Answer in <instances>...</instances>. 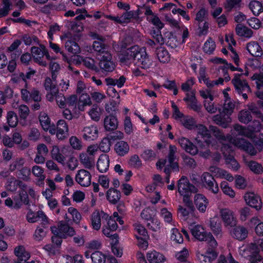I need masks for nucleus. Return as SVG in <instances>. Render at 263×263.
<instances>
[{"label":"nucleus","mask_w":263,"mask_h":263,"mask_svg":"<svg viewBox=\"0 0 263 263\" xmlns=\"http://www.w3.org/2000/svg\"><path fill=\"white\" fill-rule=\"evenodd\" d=\"M191 232L192 235L199 241H205L207 242L208 245L213 247L216 246V241L210 233H206L200 225H191Z\"/></svg>","instance_id":"nucleus-1"},{"label":"nucleus","mask_w":263,"mask_h":263,"mask_svg":"<svg viewBox=\"0 0 263 263\" xmlns=\"http://www.w3.org/2000/svg\"><path fill=\"white\" fill-rule=\"evenodd\" d=\"M139 51V46L134 45L127 48L122 51L120 58L121 63L125 65H130L136 61L138 52Z\"/></svg>","instance_id":"nucleus-2"},{"label":"nucleus","mask_w":263,"mask_h":263,"mask_svg":"<svg viewBox=\"0 0 263 263\" xmlns=\"http://www.w3.org/2000/svg\"><path fill=\"white\" fill-rule=\"evenodd\" d=\"M242 74H235L232 82L238 93H241L243 98L246 100L248 98L247 93L250 91V88L246 81L240 79V76Z\"/></svg>","instance_id":"nucleus-3"},{"label":"nucleus","mask_w":263,"mask_h":263,"mask_svg":"<svg viewBox=\"0 0 263 263\" xmlns=\"http://www.w3.org/2000/svg\"><path fill=\"white\" fill-rule=\"evenodd\" d=\"M197 130V137L195 138L196 144L201 149L205 148V146H208L210 144V140L202 141L200 139V136L201 138H210L211 133L210 129H208L205 126L202 124H198L195 126Z\"/></svg>","instance_id":"nucleus-4"},{"label":"nucleus","mask_w":263,"mask_h":263,"mask_svg":"<svg viewBox=\"0 0 263 263\" xmlns=\"http://www.w3.org/2000/svg\"><path fill=\"white\" fill-rule=\"evenodd\" d=\"M178 191L181 195L183 196L196 193L198 189L190 183L186 177L183 176L178 181Z\"/></svg>","instance_id":"nucleus-5"},{"label":"nucleus","mask_w":263,"mask_h":263,"mask_svg":"<svg viewBox=\"0 0 263 263\" xmlns=\"http://www.w3.org/2000/svg\"><path fill=\"white\" fill-rule=\"evenodd\" d=\"M135 62L139 66L145 69L149 68L153 64L152 61L146 52V49L140 47Z\"/></svg>","instance_id":"nucleus-6"},{"label":"nucleus","mask_w":263,"mask_h":263,"mask_svg":"<svg viewBox=\"0 0 263 263\" xmlns=\"http://www.w3.org/2000/svg\"><path fill=\"white\" fill-rule=\"evenodd\" d=\"M201 180L204 187L214 194H217L219 192L218 184L213 176L209 173H204Z\"/></svg>","instance_id":"nucleus-7"},{"label":"nucleus","mask_w":263,"mask_h":263,"mask_svg":"<svg viewBox=\"0 0 263 263\" xmlns=\"http://www.w3.org/2000/svg\"><path fill=\"white\" fill-rule=\"evenodd\" d=\"M220 214L226 227H234L236 226L237 219L232 210L227 208L221 209Z\"/></svg>","instance_id":"nucleus-8"},{"label":"nucleus","mask_w":263,"mask_h":263,"mask_svg":"<svg viewBox=\"0 0 263 263\" xmlns=\"http://www.w3.org/2000/svg\"><path fill=\"white\" fill-rule=\"evenodd\" d=\"M98 60H99V66L102 70L111 72L115 69V64L111 61L112 56L110 53H106L102 57H98Z\"/></svg>","instance_id":"nucleus-9"},{"label":"nucleus","mask_w":263,"mask_h":263,"mask_svg":"<svg viewBox=\"0 0 263 263\" xmlns=\"http://www.w3.org/2000/svg\"><path fill=\"white\" fill-rule=\"evenodd\" d=\"M91 175L87 170L81 169L76 175V181L82 186L87 187L91 184Z\"/></svg>","instance_id":"nucleus-10"},{"label":"nucleus","mask_w":263,"mask_h":263,"mask_svg":"<svg viewBox=\"0 0 263 263\" xmlns=\"http://www.w3.org/2000/svg\"><path fill=\"white\" fill-rule=\"evenodd\" d=\"M27 209L28 212L26 215V218L29 222H36L39 219L41 218L42 225L46 226L48 223V218L42 211H39L36 214H35L29 207H27Z\"/></svg>","instance_id":"nucleus-11"},{"label":"nucleus","mask_w":263,"mask_h":263,"mask_svg":"<svg viewBox=\"0 0 263 263\" xmlns=\"http://www.w3.org/2000/svg\"><path fill=\"white\" fill-rule=\"evenodd\" d=\"M234 142L237 147L247 152L250 155L254 156L256 154V150L247 140L244 138H237L235 140Z\"/></svg>","instance_id":"nucleus-12"},{"label":"nucleus","mask_w":263,"mask_h":263,"mask_svg":"<svg viewBox=\"0 0 263 263\" xmlns=\"http://www.w3.org/2000/svg\"><path fill=\"white\" fill-rule=\"evenodd\" d=\"M101 218L103 219L107 220L108 218V215L102 211H101V212H99V211H95L92 213L91 216V224L94 230L98 231L100 229L101 226Z\"/></svg>","instance_id":"nucleus-13"},{"label":"nucleus","mask_w":263,"mask_h":263,"mask_svg":"<svg viewBox=\"0 0 263 263\" xmlns=\"http://www.w3.org/2000/svg\"><path fill=\"white\" fill-rule=\"evenodd\" d=\"M246 203L250 206L259 210L262 206V203L259 196L254 193H248L244 196Z\"/></svg>","instance_id":"nucleus-14"},{"label":"nucleus","mask_w":263,"mask_h":263,"mask_svg":"<svg viewBox=\"0 0 263 263\" xmlns=\"http://www.w3.org/2000/svg\"><path fill=\"white\" fill-rule=\"evenodd\" d=\"M178 142L181 147L186 152L195 155L198 152V148L193 144L188 139L181 137L178 139Z\"/></svg>","instance_id":"nucleus-15"},{"label":"nucleus","mask_w":263,"mask_h":263,"mask_svg":"<svg viewBox=\"0 0 263 263\" xmlns=\"http://www.w3.org/2000/svg\"><path fill=\"white\" fill-rule=\"evenodd\" d=\"M220 112L218 115H216L213 117V121L217 125L222 126L223 128H227L229 124L231 122V118L230 116L221 112V109H219Z\"/></svg>","instance_id":"nucleus-16"},{"label":"nucleus","mask_w":263,"mask_h":263,"mask_svg":"<svg viewBox=\"0 0 263 263\" xmlns=\"http://www.w3.org/2000/svg\"><path fill=\"white\" fill-rule=\"evenodd\" d=\"M176 152L177 147L176 146L170 145L169 146V152L167 156L170 166L173 171L178 172L179 171L178 164L175 161L177 159V157L175 155Z\"/></svg>","instance_id":"nucleus-17"},{"label":"nucleus","mask_w":263,"mask_h":263,"mask_svg":"<svg viewBox=\"0 0 263 263\" xmlns=\"http://www.w3.org/2000/svg\"><path fill=\"white\" fill-rule=\"evenodd\" d=\"M194 202L199 211L202 213L206 211L209 201L202 194H196L194 197Z\"/></svg>","instance_id":"nucleus-18"},{"label":"nucleus","mask_w":263,"mask_h":263,"mask_svg":"<svg viewBox=\"0 0 263 263\" xmlns=\"http://www.w3.org/2000/svg\"><path fill=\"white\" fill-rule=\"evenodd\" d=\"M58 227L61 232H62V237L66 238L68 237H72L76 234V231L73 228L70 227L68 223L64 221H60L58 223Z\"/></svg>","instance_id":"nucleus-19"},{"label":"nucleus","mask_w":263,"mask_h":263,"mask_svg":"<svg viewBox=\"0 0 263 263\" xmlns=\"http://www.w3.org/2000/svg\"><path fill=\"white\" fill-rule=\"evenodd\" d=\"M234 227L231 231V235L233 238L242 240L247 237L248 232L246 228L240 226Z\"/></svg>","instance_id":"nucleus-20"},{"label":"nucleus","mask_w":263,"mask_h":263,"mask_svg":"<svg viewBox=\"0 0 263 263\" xmlns=\"http://www.w3.org/2000/svg\"><path fill=\"white\" fill-rule=\"evenodd\" d=\"M93 49L96 52V56L98 57H102L106 54V53H110L108 52V46L100 41H94L92 45Z\"/></svg>","instance_id":"nucleus-21"},{"label":"nucleus","mask_w":263,"mask_h":263,"mask_svg":"<svg viewBox=\"0 0 263 263\" xmlns=\"http://www.w3.org/2000/svg\"><path fill=\"white\" fill-rule=\"evenodd\" d=\"M183 100L187 103L191 109L197 112L200 111L201 108L197 105V101L194 91L191 93H187L186 97L183 99Z\"/></svg>","instance_id":"nucleus-22"},{"label":"nucleus","mask_w":263,"mask_h":263,"mask_svg":"<svg viewBox=\"0 0 263 263\" xmlns=\"http://www.w3.org/2000/svg\"><path fill=\"white\" fill-rule=\"evenodd\" d=\"M83 133V137L86 140H93L98 137V130L95 126L85 127Z\"/></svg>","instance_id":"nucleus-23"},{"label":"nucleus","mask_w":263,"mask_h":263,"mask_svg":"<svg viewBox=\"0 0 263 263\" xmlns=\"http://www.w3.org/2000/svg\"><path fill=\"white\" fill-rule=\"evenodd\" d=\"M106 198L109 203L116 204L121 198V193L120 191L111 187L106 192Z\"/></svg>","instance_id":"nucleus-24"},{"label":"nucleus","mask_w":263,"mask_h":263,"mask_svg":"<svg viewBox=\"0 0 263 263\" xmlns=\"http://www.w3.org/2000/svg\"><path fill=\"white\" fill-rule=\"evenodd\" d=\"M14 254L17 257V261H26L30 257L29 252H27L23 246H18L14 249Z\"/></svg>","instance_id":"nucleus-25"},{"label":"nucleus","mask_w":263,"mask_h":263,"mask_svg":"<svg viewBox=\"0 0 263 263\" xmlns=\"http://www.w3.org/2000/svg\"><path fill=\"white\" fill-rule=\"evenodd\" d=\"M109 164V157L106 154H102L98 160L97 166L98 170L101 172H105L108 170Z\"/></svg>","instance_id":"nucleus-26"},{"label":"nucleus","mask_w":263,"mask_h":263,"mask_svg":"<svg viewBox=\"0 0 263 263\" xmlns=\"http://www.w3.org/2000/svg\"><path fill=\"white\" fill-rule=\"evenodd\" d=\"M104 126L105 129L108 131L116 129L118 127V121L116 117L112 115L106 117L104 120Z\"/></svg>","instance_id":"nucleus-27"},{"label":"nucleus","mask_w":263,"mask_h":263,"mask_svg":"<svg viewBox=\"0 0 263 263\" xmlns=\"http://www.w3.org/2000/svg\"><path fill=\"white\" fill-rule=\"evenodd\" d=\"M247 50L253 57H260L262 54V50L258 43L252 42L247 44Z\"/></svg>","instance_id":"nucleus-28"},{"label":"nucleus","mask_w":263,"mask_h":263,"mask_svg":"<svg viewBox=\"0 0 263 263\" xmlns=\"http://www.w3.org/2000/svg\"><path fill=\"white\" fill-rule=\"evenodd\" d=\"M147 258L149 263H163L166 260L163 254L155 251L148 253Z\"/></svg>","instance_id":"nucleus-29"},{"label":"nucleus","mask_w":263,"mask_h":263,"mask_svg":"<svg viewBox=\"0 0 263 263\" xmlns=\"http://www.w3.org/2000/svg\"><path fill=\"white\" fill-rule=\"evenodd\" d=\"M210 226L212 231L216 236H221V227L218 217H214L211 218Z\"/></svg>","instance_id":"nucleus-30"},{"label":"nucleus","mask_w":263,"mask_h":263,"mask_svg":"<svg viewBox=\"0 0 263 263\" xmlns=\"http://www.w3.org/2000/svg\"><path fill=\"white\" fill-rule=\"evenodd\" d=\"M235 31L238 35L242 37L250 38L253 34V31L251 29L241 24L236 25Z\"/></svg>","instance_id":"nucleus-31"},{"label":"nucleus","mask_w":263,"mask_h":263,"mask_svg":"<svg viewBox=\"0 0 263 263\" xmlns=\"http://www.w3.org/2000/svg\"><path fill=\"white\" fill-rule=\"evenodd\" d=\"M80 160L84 166L87 169H90L95 165L93 157L89 156L87 153L81 154Z\"/></svg>","instance_id":"nucleus-32"},{"label":"nucleus","mask_w":263,"mask_h":263,"mask_svg":"<svg viewBox=\"0 0 263 263\" xmlns=\"http://www.w3.org/2000/svg\"><path fill=\"white\" fill-rule=\"evenodd\" d=\"M92 104L91 100L89 95L87 93H83L79 97L78 101V109L81 111L84 110L85 106H90Z\"/></svg>","instance_id":"nucleus-33"},{"label":"nucleus","mask_w":263,"mask_h":263,"mask_svg":"<svg viewBox=\"0 0 263 263\" xmlns=\"http://www.w3.org/2000/svg\"><path fill=\"white\" fill-rule=\"evenodd\" d=\"M129 149V147L127 142L120 141L118 142L115 146V150L119 156H124Z\"/></svg>","instance_id":"nucleus-34"},{"label":"nucleus","mask_w":263,"mask_h":263,"mask_svg":"<svg viewBox=\"0 0 263 263\" xmlns=\"http://www.w3.org/2000/svg\"><path fill=\"white\" fill-rule=\"evenodd\" d=\"M156 54L160 62L162 63L168 62L170 60V54L164 47H160L157 48Z\"/></svg>","instance_id":"nucleus-35"},{"label":"nucleus","mask_w":263,"mask_h":263,"mask_svg":"<svg viewBox=\"0 0 263 263\" xmlns=\"http://www.w3.org/2000/svg\"><path fill=\"white\" fill-rule=\"evenodd\" d=\"M164 43L172 48H176L179 44L176 37L171 32H166L165 34Z\"/></svg>","instance_id":"nucleus-36"},{"label":"nucleus","mask_w":263,"mask_h":263,"mask_svg":"<svg viewBox=\"0 0 263 263\" xmlns=\"http://www.w3.org/2000/svg\"><path fill=\"white\" fill-rule=\"evenodd\" d=\"M66 49L70 53L76 54L80 52L79 45L74 41L68 40L65 43Z\"/></svg>","instance_id":"nucleus-37"},{"label":"nucleus","mask_w":263,"mask_h":263,"mask_svg":"<svg viewBox=\"0 0 263 263\" xmlns=\"http://www.w3.org/2000/svg\"><path fill=\"white\" fill-rule=\"evenodd\" d=\"M45 89L47 91H52L53 92H59V88L57 85L55 81L49 77H47L44 83Z\"/></svg>","instance_id":"nucleus-38"},{"label":"nucleus","mask_w":263,"mask_h":263,"mask_svg":"<svg viewBox=\"0 0 263 263\" xmlns=\"http://www.w3.org/2000/svg\"><path fill=\"white\" fill-rule=\"evenodd\" d=\"M238 119L240 122L247 124L252 120V116L250 111L244 109L239 111Z\"/></svg>","instance_id":"nucleus-39"},{"label":"nucleus","mask_w":263,"mask_h":263,"mask_svg":"<svg viewBox=\"0 0 263 263\" xmlns=\"http://www.w3.org/2000/svg\"><path fill=\"white\" fill-rule=\"evenodd\" d=\"M39 121L43 129L47 131L50 125V120L45 112H41L39 117Z\"/></svg>","instance_id":"nucleus-40"},{"label":"nucleus","mask_w":263,"mask_h":263,"mask_svg":"<svg viewBox=\"0 0 263 263\" xmlns=\"http://www.w3.org/2000/svg\"><path fill=\"white\" fill-rule=\"evenodd\" d=\"M249 8L255 15H258L263 11L262 4L257 1H251L249 4Z\"/></svg>","instance_id":"nucleus-41"},{"label":"nucleus","mask_w":263,"mask_h":263,"mask_svg":"<svg viewBox=\"0 0 263 263\" xmlns=\"http://www.w3.org/2000/svg\"><path fill=\"white\" fill-rule=\"evenodd\" d=\"M247 165L250 170L256 174H260L263 172L262 165L256 161H249L247 162Z\"/></svg>","instance_id":"nucleus-42"},{"label":"nucleus","mask_w":263,"mask_h":263,"mask_svg":"<svg viewBox=\"0 0 263 263\" xmlns=\"http://www.w3.org/2000/svg\"><path fill=\"white\" fill-rule=\"evenodd\" d=\"M210 133H211L216 139L221 141H226V137L219 128L213 125H210L209 127Z\"/></svg>","instance_id":"nucleus-43"},{"label":"nucleus","mask_w":263,"mask_h":263,"mask_svg":"<svg viewBox=\"0 0 263 263\" xmlns=\"http://www.w3.org/2000/svg\"><path fill=\"white\" fill-rule=\"evenodd\" d=\"M32 174L39 178V181L42 184H44L43 181L45 179V176L43 174L44 170L40 166L34 165L32 168Z\"/></svg>","instance_id":"nucleus-44"},{"label":"nucleus","mask_w":263,"mask_h":263,"mask_svg":"<svg viewBox=\"0 0 263 263\" xmlns=\"http://www.w3.org/2000/svg\"><path fill=\"white\" fill-rule=\"evenodd\" d=\"M181 124L189 129H193L196 126L194 119L190 117H183L180 119Z\"/></svg>","instance_id":"nucleus-45"},{"label":"nucleus","mask_w":263,"mask_h":263,"mask_svg":"<svg viewBox=\"0 0 263 263\" xmlns=\"http://www.w3.org/2000/svg\"><path fill=\"white\" fill-rule=\"evenodd\" d=\"M235 105L230 99L226 100L223 106V113L230 116L234 111Z\"/></svg>","instance_id":"nucleus-46"},{"label":"nucleus","mask_w":263,"mask_h":263,"mask_svg":"<svg viewBox=\"0 0 263 263\" xmlns=\"http://www.w3.org/2000/svg\"><path fill=\"white\" fill-rule=\"evenodd\" d=\"M19 180L15 179L13 177H11L7 180L6 187L8 191L14 192L17 190Z\"/></svg>","instance_id":"nucleus-47"},{"label":"nucleus","mask_w":263,"mask_h":263,"mask_svg":"<svg viewBox=\"0 0 263 263\" xmlns=\"http://www.w3.org/2000/svg\"><path fill=\"white\" fill-rule=\"evenodd\" d=\"M247 106L250 112H251L256 117L261 119L263 121V114L255 104L251 103L249 104Z\"/></svg>","instance_id":"nucleus-48"},{"label":"nucleus","mask_w":263,"mask_h":263,"mask_svg":"<svg viewBox=\"0 0 263 263\" xmlns=\"http://www.w3.org/2000/svg\"><path fill=\"white\" fill-rule=\"evenodd\" d=\"M91 258L94 263H105L106 257L102 252L95 251L91 254Z\"/></svg>","instance_id":"nucleus-49"},{"label":"nucleus","mask_w":263,"mask_h":263,"mask_svg":"<svg viewBox=\"0 0 263 263\" xmlns=\"http://www.w3.org/2000/svg\"><path fill=\"white\" fill-rule=\"evenodd\" d=\"M215 48V42L212 40L211 38H209L204 43L203 49L206 53L211 54L213 53Z\"/></svg>","instance_id":"nucleus-50"},{"label":"nucleus","mask_w":263,"mask_h":263,"mask_svg":"<svg viewBox=\"0 0 263 263\" xmlns=\"http://www.w3.org/2000/svg\"><path fill=\"white\" fill-rule=\"evenodd\" d=\"M89 115L94 121H99L100 118V108L97 104L93 105L91 109L89 111Z\"/></svg>","instance_id":"nucleus-51"},{"label":"nucleus","mask_w":263,"mask_h":263,"mask_svg":"<svg viewBox=\"0 0 263 263\" xmlns=\"http://www.w3.org/2000/svg\"><path fill=\"white\" fill-rule=\"evenodd\" d=\"M217 247V242H216V246L215 247L210 246L208 245V248L206 251V255L208 258L210 259V261L212 262L213 260H215L218 256V252L216 251V249Z\"/></svg>","instance_id":"nucleus-52"},{"label":"nucleus","mask_w":263,"mask_h":263,"mask_svg":"<svg viewBox=\"0 0 263 263\" xmlns=\"http://www.w3.org/2000/svg\"><path fill=\"white\" fill-rule=\"evenodd\" d=\"M3 6L0 9V17L6 16L8 14L12 5L9 0H3Z\"/></svg>","instance_id":"nucleus-53"},{"label":"nucleus","mask_w":263,"mask_h":263,"mask_svg":"<svg viewBox=\"0 0 263 263\" xmlns=\"http://www.w3.org/2000/svg\"><path fill=\"white\" fill-rule=\"evenodd\" d=\"M68 212L72 215L73 221L76 224H79L82 219V216L78 211L73 207H70L68 209Z\"/></svg>","instance_id":"nucleus-54"},{"label":"nucleus","mask_w":263,"mask_h":263,"mask_svg":"<svg viewBox=\"0 0 263 263\" xmlns=\"http://www.w3.org/2000/svg\"><path fill=\"white\" fill-rule=\"evenodd\" d=\"M241 0H227L224 8L228 12H230L233 8L239 7Z\"/></svg>","instance_id":"nucleus-55"},{"label":"nucleus","mask_w":263,"mask_h":263,"mask_svg":"<svg viewBox=\"0 0 263 263\" xmlns=\"http://www.w3.org/2000/svg\"><path fill=\"white\" fill-rule=\"evenodd\" d=\"M110 146L111 142L109 138L105 137L101 141L99 147L102 152L107 153L109 151Z\"/></svg>","instance_id":"nucleus-56"},{"label":"nucleus","mask_w":263,"mask_h":263,"mask_svg":"<svg viewBox=\"0 0 263 263\" xmlns=\"http://www.w3.org/2000/svg\"><path fill=\"white\" fill-rule=\"evenodd\" d=\"M22 39L26 45H30L33 42L36 43L37 44H39V39L34 35H30L29 34H25L22 35Z\"/></svg>","instance_id":"nucleus-57"},{"label":"nucleus","mask_w":263,"mask_h":263,"mask_svg":"<svg viewBox=\"0 0 263 263\" xmlns=\"http://www.w3.org/2000/svg\"><path fill=\"white\" fill-rule=\"evenodd\" d=\"M82 62L86 67L95 71H98L97 66L95 65V61L89 58H85L82 59Z\"/></svg>","instance_id":"nucleus-58"},{"label":"nucleus","mask_w":263,"mask_h":263,"mask_svg":"<svg viewBox=\"0 0 263 263\" xmlns=\"http://www.w3.org/2000/svg\"><path fill=\"white\" fill-rule=\"evenodd\" d=\"M220 187L223 192L229 195L230 197L233 198L235 195L234 191L229 186L228 183L226 181H222L220 184Z\"/></svg>","instance_id":"nucleus-59"},{"label":"nucleus","mask_w":263,"mask_h":263,"mask_svg":"<svg viewBox=\"0 0 263 263\" xmlns=\"http://www.w3.org/2000/svg\"><path fill=\"white\" fill-rule=\"evenodd\" d=\"M7 123L10 127H15L17 123L16 115L13 111H9L7 114Z\"/></svg>","instance_id":"nucleus-60"},{"label":"nucleus","mask_w":263,"mask_h":263,"mask_svg":"<svg viewBox=\"0 0 263 263\" xmlns=\"http://www.w3.org/2000/svg\"><path fill=\"white\" fill-rule=\"evenodd\" d=\"M147 226L153 231L156 232L160 229V222L154 217L150 220L149 222L147 223Z\"/></svg>","instance_id":"nucleus-61"},{"label":"nucleus","mask_w":263,"mask_h":263,"mask_svg":"<svg viewBox=\"0 0 263 263\" xmlns=\"http://www.w3.org/2000/svg\"><path fill=\"white\" fill-rule=\"evenodd\" d=\"M208 16V12L204 8H201L196 14L195 23L204 22Z\"/></svg>","instance_id":"nucleus-62"},{"label":"nucleus","mask_w":263,"mask_h":263,"mask_svg":"<svg viewBox=\"0 0 263 263\" xmlns=\"http://www.w3.org/2000/svg\"><path fill=\"white\" fill-rule=\"evenodd\" d=\"M171 238L172 240L175 241L178 243L183 242V239L181 234L177 229H173Z\"/></svg>","instance_id":"nucleus-63"},{"label":"nucleus","mask_w":263,"mask_h":263,"mask_svg":"<svg viewBox=\"0 0 263 263\" xmlns=\"http://www.w3.org/2000/svg\"><path fill=\"white\" fill-rule=\"evenodd\" d=\"M248 128L250 131L257 133L259 132L263 127L259 121L255 120L249 125Z\"/></svg>","instance_id":"nucleus-64"}]
</instances>
